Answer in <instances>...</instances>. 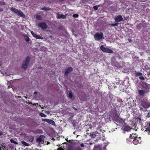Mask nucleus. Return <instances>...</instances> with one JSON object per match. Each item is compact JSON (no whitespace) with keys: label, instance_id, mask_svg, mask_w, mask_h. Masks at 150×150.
<instances>
[{"label":"nucleus","instance_id":"f257e3e1","mask_svg":"<svg viewBox=\"0 0 150 150\" xmlns=\"http://www.w3.org/2000/svg\"><path fill=\"white\" fill-rule=\"evenodd\" d=\"M141 105L142 107H140V110L143 111H146L150 106V103L146 99H144L141 101Z\"/></svg>","mask_w":150,"mask_h":150},{"label":"nucleus","instance_id":"f03ea898","mask_svg":"<svg viewBox=\"0 0 150 150\" xmlns=\"http://www.w3.org/2000/svg\"><path fill=\"white\" fill-rule=\"evenodd\" d=\"M110 116L112 117L113 121H115L119 117L120 114L115 109L112 110L110 112Z\"/></svg>","mask_w":150,"mask_h":150},{"label":"nucleus","instance_id":"7ed1b4c3","mask_svg":"<svg viewBox=\"0 0 150 150\" xmlns=\"http://www.w3.org/2000/svg\"><path fill=\"white\" fill-rule=\"evenodd\" d=\"M10 10L19 16L23 18H24L25 16V15L23 12L21 11L18 10L15 8L11 7L10 8Z\"/></svg>","mask_w":150,"mask_h":150},{"label":"nucleus","instance_id":"20e7f679","mask_svg":"<svg viewBox=\"0 0 150 150\" xmlns=\"http://www.w3.org/2000/svg\"><path fill=\"white\" fill-rule=\"evenodd\" d=\"M30 60V58L29 57H27L25 60H24L23 63L21 66V68L24 70H25L27 68L29 64Z\"/></svg>","mask_w":150,"mask_h":150},{"label":"nucleus","instance_id":"39448f33","mask_svg":"<svg viewBox=\"0 0 150 150\" xmlns=\"http://www.w3.org/2000/svg\"><path fill=\"white\" fill-rule=\"evenodd\" d=\"M95 40L99 41L103 38V34L102 32H97L94 35Z\"/></svg>","mask_w":150,"mask_h":150},{"label":"nucleus","instance_id":"423d86ee","mask_svg":"<svg viewBox=\"0 0 150 150\" xmlns=\"http://www.w3.org/2000/svg\"><path fill=\"white\" fill-rule=\"evenodd\" d=\"M100 49L104 52H107L109 53H112L113 51L108 48L104 47L103 45H101L100 47Z\"/></svg>","mask_w":150,"mask_h":150},{"label":"nucleus","instance_id":"0eeeda50","mask_svg":"<svg viewBox=\"0 0 150 150\" xmlns=\"http://www.w3.org/2000/svg\"><path fill=\"white\" fill-rule=\"evenodd\" d=\"M45 137L43 135H41L38 137L36 139V142L38 143L39 145L43 144L44 142V138Z\"/></svg>","mask_w":150,"mask_h":150},{"label":"nucleus","instance_id":"6e6552de","mask_svg":"<svg viewBox=\"0 0 150 150\" xmlns=\"http://www.w3.org/2000/svg\"><path fill=\"white\" fill-rule=\"evenodd\" d=\"M147 91L140 89L138 90V95L139 96L144 97L145 96Z\"/></svg>","mask_w":150,"mask_h":150},{"label":"nucleus","instance_id":"1a4fd4ad","mask_svg":"<svg viewBox=\"0 0 150 150\" xmlns=\"http://www.w3.org/2000/svg\"><path fill=\"white\" fill-rule=\"evenodd\" d=\"M117 122L121 124L122 125H124L125 124V120L123 119L122 118L120 117H119L117 118L115 120Z\"/></svg>","mask_w":150,"mask_h":150},{"label":"nucleus","instance_id":"9d476101","mask_svg":"<svg viewBox=\"0 0 150 150\" xmlns=\"http://www.w3.org/2000/svg\"><path fill=\"white\" fill-rule=\"evenodd\" d=\"M114 20L116 22H119L123 21V18L122 16L119 15L116 16L114 18Z\"/></svg>","mask_w":150,"mask_h":150},{"label":"nucleus","instance_id":"9b49d317","mask_svg":"<svg viewBox=\"0 0 150 150\" xmlns=\"http://www.w3.org/2000/svg\"><path fill=\"white\" fill-rule=\"evenodd\" d=\"M38 26L40 27L42 29H46L47 28V25L45 22L39 23L38 24Z\"/></svg>","mask_w":150,"mask_h":150},{"label":"nucleus","instance_id":"f8f14e48","mask_svg":"<svg viewBox=\"0 0 150 150\" xmlns=\"http://www.w3.org/2000/svg\"><path fill=\"white\" fill-rule=\"evenodd\" d=\"M141 138L140 137H137L136 139H133L132 142L135 145L138 144L139 143H140L141 141Z\"/></svg>","mask_w":150,"mask_h":150},{"label":"nucleus","instance_id":"ddd939ff","mask_svg":"<svg viewBox=\"0 0 150 150\" xmlns=\"http://www.w3.org/2000/svg\"><path fill=\"white\" fill-rule=\"evenodd\" d=\"M135 134H134V135ZM133 134H130L129 138H127V141H129L130 142H132V141L136 138H137V137L134 135L133 136Z\"/></svg>","mask_w":150,"mask_h":150},{"label":"nucleus","instance_id":"4468645a","mask_svg":"<svg viewBox=\"0 0 150 150\" xmlns=\"http://www.w3.org/2000/svg\"><path fill=\"white\" fill-rule=\"evenodd\" d=\"M56 15V17L57 19H65L66 17V15H64L62 14H60L59 13H57Z\"/></svg>","mask_w":150,"mask_h":150},{"label":"nucleus","instance_id":"2eb2a0df","mask_svg":"<svg viewBox=\"0 0 150 150\" xmlns=\"http://www.w3.org/2000/svg\"><path fill=\"white\" fill-rule=\"evenodd\" d=\"M73 70V69L72 67H69L67 70L65 71L64 74L65 75H68Z\"/></svg>","mask_w":150,"mask_h":150},{"label":"nucleus","instance_id":"dca6fc26","mask_svg":"<svg viewBox=\"0 0 150 150\" xmlns=\"http://www.w3.org/2000/svg\"><path fill=\"white\" fill-rule=\"evenodd\" d=\"M105 147H104L102 149L101 146L99 145L95 146L94 148V150H105Z\"/></svg>","mask_w":150,"mask_h":150},{"label":"nucleus","instance_id":"f3484780","mask_svg":"<svg viewBox=\"0 0 150 150\" xmlns=\"http://www.w3.org/2000/svg\"><path fill=\"white\" fill-rule=\"evenodd\" d=\"M143 130L145 131H148L149 132H150V123H147V125L144 128Z\"/></svg>","mask_w":150,"mask_h":150},{"label":"nucleus","instance_id":"a211bd4d","mask_svg":"<svg viewBox=\"0 0 150 150\" xmlns=\"http://www.w3.org/2000/svg\"><path fill=\"white\" fill-rule=\"evenodd\" d=\"M45 121L50 124H51L52 125H55V122L52 120L50 119H45Z\"/></svg>","mask_w":150,"mask_h":150},{"label":"nucleus","instance_id":"6ab92c4d","mask_svg":"<svg viewBox=\"0 0 150 150\" xmlns=\"http://www.w3.org/2000/svg\"><path fill=\"white\" fill-rule=\"evenodd\" d=\"M142 87L146 89L149 88L150 86L149 84L146 83H144L142 84Z\"/></svg>","mask_w":150,"mask_h":150},{"label":"nucleus","instance_id":"aec40b11","mask_svg":"<svg viewBox=\"0 0 150 150\" xmlns=\"http://www.w3.org/2000/svg\"><path fill=\"white\" fill-rule=\"evenodd\" d=\"M67 150H81L80 148H75L72 147H68Z\"/></svg>","mask_w":150,"mask_h":150},{"label":"nucleus","instance_id":"412c9836","mask_svg":"<svg viewBox=\"0 0 150 150\" xmlns=\"http://www.w3.org/2000/svg\"><path fill=\"white\" fill-rule=\"evenodd\" d=\"M23 36L25 40L27 42H28L30 40V39L27 35H24Z\"/></svg>","mask_w":150,"mask_h":150},{"label":"nucleus","instance_id":"4be33fe9","mask_svg":"<svg viewBox=\"0 0 150 150\" xmlns=\"http://www.w3.org/2000/svg\"><path fill=\"white\" fill-rule=\"evenodd\" d=\"M33 37L37 39H41L42 38V37L40 35H37L36 34H35Z\"/></svg>","mask_w":150,"mask_h":150},{"label":"nucleus","instance_id":"5701e85b","mask_svg":"<svg viewBox=\"0 0 150 150\" xmlns=\"http://www.w3.org/2000/svg\"><path fill=\"white\" fill-rule=\"evenodd\" d=\"M135 74L136 76H140L142 75V73L139 72H135Z\"/></svg>","mask_w":150,"mask_h":150},{"label":"nucleus","instance_id":"b1692460","mask_svg":"<svg viewBox=\"0 0 150 150\" xmlns=\"http://www.w3.org/2000/svg\"><path fill=\"white\" fill-rule=\"evenodd\" d=\"M101 132V131L100 130L99 131H96L95 132H94V133H95L96 135V136H98L99 135V134H100Z\"/></svg>","mask_w":150,"mask_h":150},{"label":"nucleus","instance_id":"393cba45","mask_svg":"<svg viewBox=\"0 0 150 150\" xmlns=\"http://www.w3.org/2000/svg\"><path fill=\"white\" fill-rule=\"evenodd\" d=\"M36 18L37 19L39 20H42V18L40 15H37L36 16Z\"/></svg>","mask_w":150,"mask_h":150},{"label":"nucleus","instance_id":"a878e982","mask_svg":"<svg viewBox=\"0 0 150 150\" xmlns=\"http://www.w3.org/2000/svg\"><path fill=\"white\" fill-rule=\"evenodd\" d=\"M42 10H44L45 11H49L50 10V9L48 7H44L41 8Z\"/></svg>","mask_w":150,"mask_h":150},{"label":"nucleus","instance_id":"bb28decb","mask_svg":"<svg viewBox=\"0 0 150 150\" xmlns=\"http://www.w3.org/2000/svg\"><path fill=\"white\" fill-rule=\"evenodd\" d=\"M90 136L91 138H95L96 136L95 133H94V132L91 133L90 134Z\"/></svg>","mask_w":150,"mask_h":150},{"label":"nucleus","instance_id":"cd10ccee","mask_svg":"<svg viewBox=\"0 0 150 150\" xmlns=\"http://www.w3.org/2000/svg\"><path fill=\"white\" fill-rule=\"evenodd\" d=\"M67 141L68 142V140ZM69 142L71 144H72V145H74V144H76V143L77 142H75V141L73 140H69Z\"/></svg>","mask_w":150,"mask_h":150},{"label":"nucleus","instance_id":"c85d7f7f","mask_svg":"<svg viewBox=\"0 0 150 150\" xmlns=\"http://www.w3.org/2000/svg\"><path fill=\"white\" fill-rule=\"evenodd\" d=\"M68 96L69 98H72L73 97V95L71 91H69Z\"/></svg>","mask_w":150,"mask_h":150},{"label":"nucleus","instance_id":"c756f323","mask_svg":"<svg viewBox=\"0 0 150 150\" xmlns=\"http://www.w3.org/2000/svg\"><path fill=\"white\" fill-rule=\"evenodd\" d=\"M119 23L117 22H116L113 23H111L110 24L111 26H118Z\"/></svg>","mask_w":150,"mask_h":150},{"label":"nucleus","instance_id":"7c9ffc66","mask_svg":"<svg viewBox=\"0 0 150 150\" xmlns=\"http://www.w3.org/2000/svg\"><path fill=\"white\" fill-rule=\"evenodd\" d=\"M10 142L14 144H18V143L17 142L14 140L13 139H11L10 140Z\"/></svg>","mask_w":150,"mask_h":150},{"label":"nucleus","instance_id":"2f4dec72","mask_svg":"<svg viewBox=\"0 0 150 150\" xmlns=\"http://www.w3.org/2000/svg\"><path fill=\"white\" fill-rule=\"evenodd\" d=\"M25 146H29V144L27 143L26 142H25L22 141L21 142Z\"/></svg>","mask_w":150,"mask_h":150},{"label":"nucleus","instance_id":"473e14b6","mask_svg":"<svg viewBox=\"0 0 150 150\" xmlns=\"http://www.w3.org/2000/svg\"><path fill=\"white\" fill-rule=\"evenodd\" d=\"M131 129V128L127 126L125 128V130L127 131H128Z\"/></svg>","mask_w":150,"mask_h":150},{"label":"nucleus","instance_id":"72a5a7b5","mask_svg":"<svg viewBox=\"0 0 150 150\" xmlns=\"http://www.w3.org/2000/svg\"><path fill=\"white\" fill-rule=\"evenodd\" d=\"M99 5H96L94 6L93 8L95 10H96L98 9V7H99Z\"/></svg>","mask_w":150,"mask_h":150},{"label":"nucleus","instance_id":"f704fd0d","mask_svg":"<svg viewBox=\"0 0 150 150\" xmlns=\"http://www.w3.org/2000/svg\"><path fill=\"white\" fill-rule=\"evenodd\" d=\"M73 17L74 18H78L79 16V15L78 14H74L73 15Z\"/></svg>","mask_w":150,"mask_h":150},{"label":"nucleus","instance_id":"c9c22d12","mask_svg":"<svg viewBox=\"0 0 150 150\" xmlns=\"http://www.w3.org/2000/svg\"><path fill=\"white\" fill-rule=\"evenodd\" d=\"M40 115L42 117H45L46 116V115L43 113H41Z\"/></svg>","mask_w":150,"mask_h":150},{"label":"nucleus","instance_id":"e433bc0d","mask_svg":"<svg viewBox=\"0 0 150 150\" xmlns=\"http://www.w3.org/2000/svg\"><path fill=\"white\" fill-rule=\"evenodd\" d=\"M139 79L142 80H145L143 76H140Z\"/></svg>","mask_w":150,"mask_h":150},{"label":"nucleus","instance_id":"4c0bfd02","mask_svg":"<svg viewBox=\"0 0 150 150\" xmlns=\"http://www.w3.org/2000/svg\"><path fill=\"white\" fill-rule=\"evenodd\" d=\"M146 117H150V111L146 115Z\"/></svg>","mask_w":150,"mask_h":150},{"label":"nucleus","instance_id":"58836bf2","mask_svg":"<svg viewBox=\"0 0 150 150\" xmlns=\"http://www.w3.org/2000/svg\"><path fill=\"white\" fill-rule=\"evenodd\" d=\"M4 146L1 144H0V150H1V149H3Z\"/></svg>","mask_w":150,"mask_h":150},{"label":"nucleus","instance_id":"ea45409f","mask_svg":"<svg viewBox=\"0 0 150 150\" xmlns=\"http://www.w3.org/2000/svg\"><path fill=\"white\" fill-rule=\"evenodd\" d=\"M31 34L33 36V37H34V35H35V34L34 33L33 31H31Z\"/></svg>","mask_w":150,"mask_h":150},{"label":"nucleus","instance_id":"a19ab883","mask_svg":"<svg viewBox=\"0 0 150 150\" xmlns=\"http://www.w3.org/2000/svg\"><path fill=\"white\" fill-rule=\"evenodd\" d=\"M34 140L33 137H32L30 139V141L31 142H33Z\"/></svg>","mask_w":150,"mask_h":150},{"label":"nucleus","instance_id":"79ce46f5","mask_svg":"<svg viewBox=\"0 0 150 150\" xmlns=\"http://www.w3.org/2000/svg\"><path fill=\"white\" fill-rule=\"evenodd\" d=\"M4 11V9L3 8H0V12H2Z\"/></svg>","mask_w":150,"mask_h":150},{"label":"nucleus","instance_id":"37998d69","mask_svg":"<svg viewBox=\"0 0 150 150\" xmlns=\"http://www.w3.org/2000/svg\"><path fill=\"white\" fill-rule=\"evenodd\" d=\"M57 150H64L62 148H59L57 149Z\"/></svg>","mask_w":150,"mask_h":150},{"label":"nucleus","instance_id":"c03bdc74","mask_svg":"<svg viewBox=\"0 0 150 150\" xmlns=\"http://www.w3.org/2000/svg\"><path fill=\"white\" fill-rule=\"evenodd\" d=\"M81 146H82V147H83V146H84V145H83V144H81Z\"/></svg>","mask_w":150,"mask_h":150},{"label":"nucleus","instance_id":"a18cd8bd","mask_svg":"<svg viewBox=\"0 0 150 150\" xmlns=\"http://www.w3.org/2000/svg\"><path fill=\"white\" fill-rule=\"evenodd\" d=\"M3 134V133L2 132H0V136H1Z\"/></svg>","mask_w":150,"mask_h":150},{"label":"nucleus","instance_id":"49530a36","mask_svg":"<svg viewBox=\"0 0 150 150\" xmlns=\"http://www.w3.org/2000/svg\"><path fill=\"white\" fill-rule=\"evenodd\" d=\"M33 150H41L40 149V150L38 149H34Z\"/></svg>","mask_w":150,"mask_h":150},{"label":"nucleus","instance_id":"de8ad7c7","mask_svg":"<svg viewBox=\"0 0 150 150\" xmlns=\"http://www.w3.org/2000/svg\"><path fill=\"white\" fill-rule=\"evenodd\" d=\"M37 93V92L35 91L34 92V93L35 94H36Z\"/></svg>","mask_w":150,"mask_h":150},{"label":"nucleus","instance_id":"09e8293b","mask_svg":"<svg viewBox=\"0 0 150 150\" xmlns=\"http://www.w3.org/2000/svg\"><path fill=\"white\" fill-rule=\"evenodd\" d=\"M60 1H63L64 0H59Z\"/></svg>","mask_w":150,"mask_h":150},{"label":"nucleus","instance_id":"8fccbe9b","mask_svg":"<svg viewBox=\"0 0 150 150\" xmlns=\"http://www.w3.org/2000/svg\"><path fill=\"white\" fill-rule=\"evenodd\" d=\"M73 108L74 109H75V107H73Z\"/></svg>","mask_w":150,"mask_h":150}]
</instances>
